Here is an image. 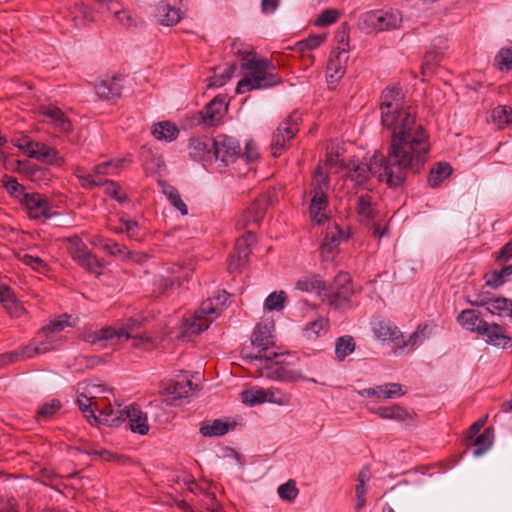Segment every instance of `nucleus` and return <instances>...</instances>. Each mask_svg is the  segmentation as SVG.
<instances>
[{
    "instance_id": "obj_1",
    "label": "nucleus",
    "mask_w": 512,
    "mask_h": 512,
    "mask_svg": "<svg viewBox=\"0 0 512 512\" xmlns=\"http://www.w3.org/2000/svg\"><path fill=\"white\" fill-rule=\"evenodd\" d=\"M382 125L391 130L387 155H374L369 163L349 164L348 178L355 186H363L370 175L389 187H399L409 172L419 173L428 160L429 135L416 119L415 109L405 103L401 89L386 88L381 95Z\"/></svg>"
},
{
    "instance_id": "obj_2",
    "label": "nucleus",
    "mask_w": 512,
    "mask_h": 512,
    "mask_svg": "<svg viewBox=\"0 0 512 512\" xmlns=\"http://www.w3.org/2000/svg\"><path fill=\"white\" fill-rule=\"evenodd\" d=\"M373 335L381 342L393 343L392 351L395 355H405L414 351L429 337L430 331L427 324L418 325L417 329L407 338L392 321L382 319L372 323Z\"/></svg>"
},
{
    "instance_id": "obj_3",
    "label": "nucleus",
    "mask_w": 512,
    "mask_h": 512,
    "mask_svg": "<svg viewBox=\"0 0 512 512\" xmlns=\"http://www.w3.org/2000/svg\"><path fill=\"white\" fill-rule=\"evenodd\" d=\"M241 68L248 71L249 74L238 82L237 94L267 89L282 82L281 77L274 72L275 66L272 61L266 58L245 57L242 59Z\"/></svg>"
},
{
    "instance_id": "obj_4",
    "label": "nucleus",
    "mask_w": 512,
    "mask_h": 512,
    "mask_svg": "<svg viewBox=\"0 0 512 512\" xmlns=\"http://www.w3.org/2000/svg\"><path fill=\"white\" fill-rule=\"evenodd\" d=\"M228 299L229 294L226 291H219L213 297L204 300L200 307L183 321L180 337L187 338L206 330L224 311Z\"/></svg>"
},
{
    "instance_id": "obj_5",
    "label": "nucleus",
    "mask_w": 512,
    "mask_h": 512,
    "mask_svg": "<svg viewBox=\"0 0 512 512\" xmlns=\"http://www.w3.org/2000/svg\"><path fill=\"white\" fill-rule=\"evenodd\" d=\"M287 356L282 353H276V356H270L255 362L251 371L256 377H264L271 380L282 382L307 381L308 379L287 360Z\"/></svg>"
},
{
    "instance_id": "obj_6",
    "label": "nucleus",
    "mask_w": 512,
    "mask_h": 512,
    "mask_svg": "<svg viewBox=\"0 0 512 512\" xmlns=\"http://www.w3.org/2000/svg\"><path fill=\"white\" fill-rule=\"evenodd\" d=\"M274 325L272 323H259L253 330L251 344L253 353L246 356V361L253 367L255 362L266 359L270 356H276L277 348L273 340Z\"/></svg>"
},
{
    "instance_id": "obj_7",
    "label": "nucleus",
    "mask_w": 512,
    "mask_h": 512,
    "mask_svg": "<svg viewBox=\"0 0 512 512\" xmlns=\"http://www.w3.org/2000/svg\"><path fill=\"white\" fill-rule=\"evenodd\" d=\"M141 326V320L130 317L121 324L107 326L86 334L85 340L91 344H96L104 340H115L116 343H120L122 339L128 340L134 334L138 333Z\"/></svg>"
},
{
    "instance_id": "obj_8",
    "label": "nucleus",
    "mask_w": 512,
    "mask_h": 512,
    "mask_svg": "<svg viewBox=\"0 0 512 512\" xmlns=\"http://www.w3.org/2000/svg\"><path fill=\"white\" fill-rule=\"evenodd\" d=\"M354 293L351 277L347 272H339L333 280L325 298L329 306L335 310L345 311L351 308V297Z\"/></svg>"
},
{
    "instance_id": "obj_9",
    "label": "nucleus",
    "mask_w": 512,
    "mask_h": 512,
    "mask_svg": "<svg viewBox=\"0 0 512 512\" xmlns=\"http://www.w3.org/2000/svg\"><path fill=\"white\" fill-rule=\"evenodd\" d=\"M67 251L72 259L87 272L95 275L102 274L103 262L88 249L78 236L67 239Z\"/></svg>"
},
{
    "instance_id": "obj_10",
    "label": "nucleus",
    "mask_w": 512,
    "mask_h": 512,
    "mask_svg": "<svg viewBox=\"0 0 512 512\" xmlns=\"http://www.w3.org/2000/svg\"><path fill=\"white\" fill-rule=\"evenodd\" d=\"M402 22L401 13L397 10L391 11H369L359 18V26L366 31H384L397 29Z\"/></svg>"
},
{
    "instance_id": "obj_11",
    "label": "nucleus",
    "mask_w": 512,
    "mask_h": 512,
    "mask_svg": "<svg viewBox=\"0 0 512 512\" xmlns=\"http://www.w3.org/2000/svg\"><path fill=\"white\" fill-rule=\"evenodd\" d=\"M299 120V115L293 113L279 124L272 135L270 144L273 157L281 156L288 149L290 141L299 131Z\"/></svg>"
},
{
    "instance_id": "obj_12",
    "label": "nucleus",
    "mask_w": 512,
    "mask_h": 512,
    "mask_svg": "<svg viewBox=\"0 0 512 512\" xmlns=\"http://www.w3.org/2000/svg\"><path fill=\"white\" fill-rule=\"evenodd\" d=\"M317 173L319 174L320 178L316 179L317 183L315 184L312 192L313 196L311 199L309 212L311 220L314 223L321 225L328 219L326 213L328 208V198L326 195L328 182L324 177H322V174L319 170H317Z\"/></svg>"
},
{
    "instance_id": "obj_13",
    "label": "nucleus",
    "mask_w": 512,
    "mask_h": 512,
    "mask_svg": "<svg viewBox=\"0 0 512 512\" xmlns=\"http://www.w3.org/2000/svg\"><path fill=\"white\" fill-rule=\"evenodd\" d=\"M226 112L227 104L225 98L216 96L197 113L195 121L197 124L213 127L221 123Z\"/></svg>"
},
{
    "instance_id": "obj_14",
    "label": "nucleus",
    "mask_w": 512,
    "mask_h": 512,
    "mask_svg": "<svg viewBox=\"0 0 512 512\" xmlns=\"http://www.w3.org/2000/svg\"><path fill=\"white\" fill-rule=\"evenodd\" d=\"M216 159L225 165L234 163L241 157V147L236 139L227 135H218L212 144Z\"/></svg>"
},
{
    "instance_id": "obj_15",
    "label": "nucleus",
    "mask_w": 512,
    "mask_h": 512,
    "mask_svg": "<svg viewBox=\"0 0 512 512\" xmlns=\"http://www.w3.org/2000/svg\"><path fill=\"white\" fill-rule=\"evenodd\" d=\"M348 58V50L344 47L331 51L326 67L328 84L335 85L341 80L346 71Z\"/></svg>"
},
{
    "instance_id": "obj_16",
    "label": "nucleus",
    "mask_w": 512,
    "mask_h": 512,
    "mask_svg": "<svg viewBox=\"0 0 512 512\" xmlns=\"http://www.w3.org/2000/svg\"><path fill=\"white\" fill-rule=\"evenodd\" d=\"M20 145V149L30 158L38 161H45L49 164L63 162V159L58 155V152L44 143L25 140V144Z\"/></svg>"
},
{
    "instance_id": "obj_17",
    "label": "nucleus",
    "mask_w": 512,
    "mask_h": 512,
    "mask_svg": "<svg viewBox=\"0 0 512 512\" xmlns=\"http://www.w3.org/2000/svg\"><path fill=\"white\" fill-rule=\"evenodd\" d=\"M255 242V235L252 232H247L236 242L233 253L230 255L228 270L235 272L240 267L244 266L250 255V245Z\"/></svg>"
},
{
    "instance_id": "obj_18",
    "label": "nucleus",
    "mask_w": 512,
    "mask_h": 512,
    "mask_svg": "<svg viewBox=\"0 0 512 512\" xmlns=\"http://www.w3.org/2000/svg\"><path fill=\"white\" fill-rule=\"evenodd\" d=\"M22 202L25 204L30 218L48 219L52 216L51 204L46 197L39 193L24 194Z\"/></svg>"
},
{
    "instance_id": "obj_19",
    "label": "nucleus",
    "mask_w": 512,
    "mask_h": 512,
    "mask_svg": "<svg viewBox=\"0 0 512 512\" xmlns=\"http://www.w3.org/2000/svg\"><path fill=\"white\" fill-rule=\"evenodd\" d=\"M180 0H163L156 6L155 17L163 26L176 25L182 18V11L178 5Z\"/></svg>"
},
{
    "instance_id": "obj_20",
    "label": "nucleus",
    "mask_w": 512,
    "mask_h": 512,
    "mask_svg": "<svg viewBox=\"0 0 512 512\" xmlns=\"http://www.w3.org/2000/svg\"><path fill=\"white\" fill-rule=\"evenodd\" d=\"M267 209V199L265 197L255 199L251 205L239 216L236 226L245 228L249 225H257L263 219Z\"/></svg>"
},
{
    "instance_id": "obj_21",
    "label": "nucleus",
    "mask_w": 512,
    "mask_h": 512,
    "mask_svg": "<svg viewBox=\"0 0 512 512\" xmlns=\"http://www.w3.org/2000/svg\"><path fill=\"white\" fill-rule=\"evenodd\" d=\"M382 419L395 420L405 425L413 424L416 421V413L412 409H408L399 404L392 406L378 407L373 410Z\"/></svg>"
},
{
    "instance_id": "obj_22",
    "label": "nucleus",
    "mask_w": 512,
    "mask_h": 512,
    "mask_svg": "<svg viewBox=\"0 0 512 512\" xmlns=\"http://www.w3.org/2000/svg\"><path fill=\"white\" fill-rule=\"evenodd\" d=\"M123 419H127L133 433L146 435L149 432L147 414L138 405L132 404L123 409Z\"/></svg>"
},
{
    "instance_id": "obj_23",
    "label": "nucleus",
    "mask_w": 512,
    "mask_h": 512,
    "mask_svg": "<svg viewBox=\"0 0 512 512\" xmlns=\"http://www.w3.org/2000/svg\"><path fill=\"white\" fill-rule=\"evenodd\" d=\"M480 336L485 338L487 344L497 348L506 349L512 346V338L508 336L503 327L496 323L484 324Z\"/></svg>"
},
{
    "instance_id": "obj_24",
    "label": "nucleus",
    "mask_w": 512,
    "mask_h": 512,
    "mask_svg": "<svg viewBox=\"0 0 512 512\" xmlns=\"http://www.w3.org/2000/svg\"><path fill=\"white\" fill-rule=\"evenodd\" d=\"M357 394L362 397L394 399L404 396L406 391L399 383H385L376 387L358 390Z\"/></svg>"
},
{
    "instance_id": "obj_25",
    "label": "nucleus",
    "mask_w": 512,
    "mask_h": 512,
    "mask_svg": "<svg viewBox=\"0 0 512 512\" xmlns=\"http://www.w3.org/2000/svg\"><path fill=\"white\" fill-rule=\"evenodd\" d=\"M347 234L335 223L329 224L325 237L321 244V254L324 258H330L334 255L336 248L340 243L347 239Z\"/></svg>"
},
{
    "instance_id": "obj_26",
    "label": "nucleus",
    "mask_w": 512,
    "mask_h": 512,
    "mask_svg": "<svg viewBox=\"0 0 512 512\" xmlns=\"http://www.w3.org/2000/svg\"><path fill=\"white\" fill-rule=\"evenodd\" d=\"M357 214L360 222L371 224L377 217L376 202L369 193L361 194L357 199Z\"/></svg>"
},
{
    "instance_id": "obj_27",
    "label": "nucleus",
    "mask_w": 512,
    "mask_h": 512,
    "mask_svg": "<svg viewBox=\"0 0 512 512\" xmlns=\"http://www.w3.org/2000/svg\"><path fill=\"white\" fill-rule=\"evenodd\" d=\"M457 321L462 328L470 332L481 334V329L487 321L480 318V312L474 309H466L461 311L457 316Z\"/></svg>"
},
{
    "instance_id": "obj_28",
    "label": "nucleus",
    "mask_w": 512,
    "mask_h": 512,
    "mask_svg": "<svg viewBox=\"0 0 512 512\" xmlns=\"http://www.w3.org/2000/svg\"><path fill=\"white\" fill-rule=\"evenodd\" d=\"M122 87L117 77H107L99 80L95 85L97 95L105 100H110L121 95Z\"/></svg>"
},
{
    "instance_id": "obj_29",
    "label": "nucleus",
    "mask_w": 512,
    "mask_h": 512,
    "mask_svg": "<svg viewBox=\"0 0 512 512\" xmlns=\"http://www.w3.org/2000/svg\"><path fill=\"white\" fill-rule=\"evenodd\" d=\"M371 479V471L368 467H363L357 477V485L355 487L356 503L355 510L360 511L366 505V493L368 491L367 483Z\"/></svg>"
},
{
    "instance_id": "obj_30",
    "label": "nucleus",
    "mask_w": 512,
    "mask_h": 512,
    "mask_svg": "<svg viewBox=\"0 0 512 512\" xmlns=\"http://www.w3.org/2000/svg\"><path fill=\"white\" fill-rule=\"evenodd\" d=\"M99 414L96 415V419H92V425L107 424L110 426H118L120 421L123 420V410L113 409L110 405L107 407H101L96 410Z\"/></svg>"
},
{
    "instance_id": "obj_31",
    "label": "nucleus",
    "mask_w": 512,
    "mask_h": 512,
    "mask_svg": "<svg viewBox=\"0 0 512 512\" xmlns=\"http://www.w3.org/2000/svg\"><path fill=\"white\" fill-rule=\"evenodd\" d=\"M43 115L47 117L54 127L60 131L69 132L72 130L71 121L60 108L56 106H48L43 110Z\"/></svg>"
},
{
    "instance_id": "obj_32",
    "label": "nucleus",
    "mask_w": 512,
    "mask_h": 512,
    "mask_svg": "<svg viewBox=\"0 0 512 512\" xmlns=\"http://www.w3.org/2000/svg\"><path fill=\"white\" fill-rule=\"evenodd\" d=\"M477 305L486 307L491 314L512 316V301L504 297L492 298Z\"/></svg>"
},
{
    "instance_id": "obj_33",
    "label": "nucleus",
    "mask_w": 512,
    "mask_h": 512,
    "mask_svg": "<svg viewBox=\"0 0 512 512\" xmlns=\"http://www.w3.org/2000/svg\"><path fill=\"white\" fill-rule=\"evenodd\" d=\"M234 425L221 419H215L213 421H206L202 423L200 427V433L204 437H214L225 435L230 429H233Z\"/></svg>"
},
{
    "instance_id": "obj_34",
    "label": "nucleus",
    "mask_w": 512,
    "mask_h": 512,
    "mask_svg": "<svg viewBox=\"0 0 512 512\" xmlns=\"http://www.w3.org/2000/svg\"><path fill=\"white\" fill-rule=\"evenodd\" d=\"M209 138H191L188 144L189 155L196 161H201L210 154Z\"/></svg>"
},
{
    "instance_id": "obj_35",
    "label": "nucleus",
    "mask_w": 512,
    "mask_h": 512,
    "mask_svg": "<svg viewBox=\"0 0 512 512\" xmlns=\"http://www.w3.org/2000/svg\"><path fill=\"white\" fill-rule=\"evenodd\" d=\"M491 122L499 129L512 127V108L507 105H499L491 111Z\"/></svg>"
},
{
    "instance_id": "obj_36",
    "label": "nucleus",
    "mask_w": 512,
    "mask_h": 512,
    "mask_svg": "<svg viewBox=\"0 0 512 512\" xmlns=\"http://www.w3.org/2000/svg\"><path fill=\"white\" fill-rule=\"evenodd\" d=\"M152 134L157 140L173 141L179 135L177 126L169 121H163L155 124Z\"/></svg>"
},
{
    "instance_id": "obj_37",
    "label": "nucleus",
    "mask_w": 512,
    "mask_h": 512,
    "mask_svg": "<svg viewBox=\"0 0 512 512\" xmlns=\"http://www.w3.org/2000/svg\"><path fill=\"white\" fill-rule=\"evenodd\" d=\"M512 275V264L505 265L501 269H495L487 272L484 275V280L487 286L491 288H498L505 283L506 279Z\"/></svg>"
},
{
    "instance_id": "obj_38",
    "label": "nucleus",
    "mask_w": 512,
    "mask_h": 512,
    "mask_svg": "<svg viewBox=\"0 0 512 512\" xmlns=\"http://www.w3.org/2000/svg\"><path fill=\"white\" fill-rule=\"evenodd\" d=\"M94 399V396L80 394L76 401L79 409L90 424L92 423V419H96V410H99V402Z\"/></svg>"
},
{
    "instance_id": "obj_39",
    "label": "nucleus",
    "mask_w": 512,
    "mask_h": 512,
    "mask_svg": "<svg viewBox=\"0 0 512 512\" xmlns=\"http://www.w3.org/2000/svg\"><path fill=\"white\" fill-rule=\"evenodd\" d=\"M166 390L169 394H172L174 398H186L193 391V383L187 377H182L169 383Z\"/></svg>"
},
{
    "instance_id": "obj_40",
    "label": "nucleus",
    "mask_w": 512,
    "mask_h": 512,
    "mask_svg": "<svg viewBox=\"0 0 512 512\" xmlns=\"http://www.w3.org/2000/svg\"><path fill=\"white\" fill-rule=\"evenodd\" d=\"M452 173V167L449 163L440 162L430 171L428 183L431 187H438Z\"/></svg>"
},
{
    "instance_id": "obj_41",
    "label": "nucleus",
    "mask_w": 512,
    "mask_h": 512,
    "mask_svg": "<svg viewBox=\"0 0 512 512\" xmlns=\"http://www.w3.org/2000/svg\"><path fill=\"white\" fill-rule=\"evenodd\" d=\"M296 288L303 292L316 291L320 293L325 290V282L319 275L305 276L296 282Z\"/></svg>"
},
{
    "instance_id": "obj_42",
    "label": "nucleus",
    "mask_w": 512,
    "mask_h": 512,
    "mask_svg": "<svg viewBox=\"0 0 512 512\" xmlns=\"http://www.w3.org/2000/svg\"><path fill=\"white\" fill-rule=\"evenodd\" d=\"M355 341L352 336L345 335L339 337L335 344V354L339 361H343L347 356L355 350Z\"/></svg>"
},
{
    "instance_id": "obj_43",
    "label": "nucleus",
    "mask_w": 512,
    "mask_h": 512,
    "mask_svg": "<svg viewBox=\"0 0 512 512\" xmlns=\"http://www.w3.org/2000/svg\"><path fill=\"white\" fill-rule=\"evenodd\" d=\"M493 444V431L489 428L485 429L473 442L475 449L473 455L479 457L487 452Z\"/></svg>"
},
{
    "instance_id": "obj_44",
    "label": "nucleus",
    "mask_w": 512,
    "mask_h": 512,
    "mask_svg": "<svg viewBox=\"0 0 512 512\" xmlns=\"http://www.w3.org/2000/svg\"><path fill=\"white\" fill-rule=\"evenodd\" d=\"M61 402L57 399H51L43 403L36 412L38 422L50 420L60 409Z\"/></svg>"
},
{
    "instance_id": "obj_45",
    "label": "nucleus",
    "mask_w": 512,
    "mask_h": 512,
    "mask_svg": "<svg viewBox=\"0 0 512 512\" xmlns=\"http://www.w3.org/2000/svg\"><path fill=\"white\" fill-rule=\"evenodd\" d=\"M242 402L249 406H255L267 401V392L263 388L247 389L241 392Z\"/></svg>"
},
{
    "instance_id": "obj_46",
    "label": "nucleus",
    "mask_w": 512,
    "mask_h": 512,
    "mask_svg": "<svg viewBox=\"0 0 512 512\" xmlns=\"http://www.w3.org/2000/svg\"><path fill=\"white\" fill-rule=\"evenodd\" d=\"M125 159L109 160L94 166L95 175H115L125 167Z\"/></svg>"
},
{
    "instance_id": "obj_47",
    "label": "nucleus",
    "mask_w": 512,
    "mask_h": 512,
    "mask_svg": "<svg viewBox=\"0 0 512 512\" xmlns=\"http://www.w3.org/2000/svg\"><path fill=\"white\" fill-rule=\"evenodd\" d=\"M16 258L23 263L26 266H29L31 269L38 271V272H44L48 269V264L46 261H44L42 258L30 255L25 252H17Z\"/></svg>"
},
{
    "instance_id": "obj_48",
    "label": "nucleus",
    "mask_w": 512,
    "mask_h": 512,
    "mask_svg": "<svg viewBox=\"0 0 512 512\" xmlns=\"http://www.w3.org/2000/svg\"><path fill=\"white\" fill-rule=\"evenodd\" d=\"M329 321L327 318L319 317L318 319L309 322L305 327L306 336L309 339H316L320 333L328 328Z\"/></svg>"
},
{
    "instance_id": "obj_49",
    "label": "nucleus",
    "mask_w": 512,
    "mask_h": 512,
    "mask_svg": "<svg viewBox=\"0 0 512 512\" xmlns=\"http://www.w3.org/2000/svg\"><path fill=\"white\" fill-rule=\"evenodd\" d=\"M70 316L67 314H63L58 316L57 318L51 320L46 326L41 329V333H58L64 330L66 327L70 326L69 322Z\"/></svg>"
},
{
    "instance_id": "obj_50",
    "label": "nucleus",
    "mask_w": 512,
    "mask_h": 512,
    "mask_svg": "<svg viewBox=\"0 0 512 512\" xmlns=\"http://www.w3.org/2000/svg\"><path fill=\"white\" fill-rule=\"evenodd\" d=\"M286 294L284 291L271 293L264 302V307L268 311H279L284 308Z\"/></svg>"
},
{
    "instance_id": "obj_51",
    "label": "nucleus",
    "mask_w": 512,
    "mask_h": 512,
    "mask_svg": "<svg viewBox=\"0 0 512 512\" xmlns=\"http://www.w3.org/2000/svg\"><path fill=\"white\" fill-rule=\"evenodd\" d=\"M326 39V34L310 35L307 38L299 41L296 47L299 51H310L319 47Z\"/></svg>"
},
{
    "instance_id": "obj_52",
    "label": "nucleus",
    "mask_w": 512,
    "mask_h": 512,
    "mask_svg": "<svg viewBox=\"0 0 512 512\" xmlns=\"http://www.w3.org/2000/svg\"><path fill=\"white\" fill-rule=\"evenodd\" d=\"M277 492L281 499L291 502L297 498L299 489L297 488L294 480H288L286 483L278 487Z\"/></svg>"
},
{
    "instance_id": "obj_53",
    "label": "nucleus",
    "mask_w": 512,
    "mask_h": 512,
    "mask_svg": "<svg viewBox=\"0 0 512 512\" xmlns=\"http://www.w3.org/2000/svg\"><path fill=\"white\" fill-rule=\"evenodd\" d=\"M103 250L111 256H118L121 258H128L130 251L125 245H121L113 240H108L103 244Z\"/></svg>"
},
{
    "instance_id": "obj_54",
    "label": "nucleus",
    "mask_w": 512,
    "mask_h": 512,
    "mask_svg": "<svg viewBox=\"0 0 512 512\" xmlns=\"http://www.w3.org/2000/svg\"><path fill=\"white\" fill-rule=\"evenodd\" d=\"M120 223L129 239L141 241L142 237L139 234V225L136 221L121 217Z\"/></svg>"
},
{
    "instance_id": "obj_55",
    "label": "nucleus",
    "mask_w": 512,
    "mask_h": 512,
    "mask_svg": "<svg viewBox=\"0 0 512 512\" xmlns=\"http://www.w3.org/2000/svg\"><path fill=\"white\" fill-rule=\"evenodd\" d=\"M495 62L500 70H510L512 68V49H501L495 57Z\"/></svg>"
},
{
    "instance_id": "obj_56",
    "label": "nucleus",
    "mask_w": 512,
    "mask_h": 512,
    "mask_svg": "<svg viewBox=\"0 0 512 512\" xmlns=\"http://www.w3.org/2000/svg\"><path fill=\"white\" fill-rule=\"evenodd\" d=\"M5 310L9 313V315L13 318H23L27 315L26 308L22 305V303L14 297L4 306Z\"/></svg>"
},
{
    "instance_id": "obj_57",
    "label": "nucleus",
    "mask_w": 512,
    "mask_h": 512,
    "mask_svg": "<svg viewBox=\"0 0 512 512\" xmlns=\"http://www.w3.org/2000/svg\"><path fill=\"white\" fill-rule=\"evenodd\" d=\"M237 66L236 64H231L225 72H223L220 75H214L209 80V87H221L223 86L233 75V73L236 71Z\"/></svg>"
},
{
    "instance_id": "obj_58",
    "label": "nucleus",
    "mask_w": 512,
    "mask_h": 512,
    "mask_svg": "<svg viewBox=\"0 0 512 512\" xmlns=\"http://www.w3.org/2000/svg\"><path fill=\"white\" fill-rule=\"evenodd\" d=\"M132 346L138 349H147L154 347V339L147 333H136L132 337Z\"/></svg>"
},
{
    "instance_id": "obj_59",
    "label": "nucleus",
    "mask_w": 512,
    "mask_h": 512,
    "mask_svg": "<svg viewBox=\"0 0 512 512\" xmlns=\"http://www.w3.org/2000/svg\"><path fill=\"white\" fill-rule=\"evenodd\" d=\"M267 392V401L270 403L278 404V405H288L291 402V394L283 393L279 390L268 389Z\"/></svg>"
},
{
    "instance_id": "obj_60",
    "label": "nucleus",
    "mask_w": 512,
    "mask_h": 512,
    "mask_svg": "<svg viewBox=\"0 0 512 512\" xmlns=\"http://www.w3.org/2000/svg\"><path fill=\"white\" fill-rule=\"evenodd\" d=\"M338 12L334 9H327L323 11L315 20L316 26H328L333 24L338 19Z\"/></svg>"
},
{
    "instance_id": "obj_61",
    "label": "nucleus",
    "mask_w": 512,
    "mask_h": 512,
    "mask_svg": "<svg viewBox=\"0 0 512 512\" xmlns=\"http://www.w3.org/2000/svg\"><path fill=\"white\" fill-rule=\"evenodd\" d=\"M4 186L12 196L21 197V200L23 199V195L27 194L24 191V187L13 177H8L4 181Z\"/></svg>"
},
{
    "instance_id": "obj_62",
    "label": "nucleus",
    "mask_w": 512,
    "mask_h": 512,
    "mask_svg": "<svg viewBox=\"0 0 512 512\" xmlns=\"http://www.w3.org/2000/svg\"><path fill=\"white\" fill-rule=\"evenodd\" d=\"M38 336L43 338L41 341L36 343L41 354L55 349V338L51 335V333H41L40 330L38 332Z\"/></svg>"
},
{
    "instance_id": "obj_63",
    "label": "nucleus",
    "mask_w": 512,
    "mask_h": 512,
    "mask_svg": "<svg viewBox=\"0 0 512 512\" xmlns=\"http://www.w3.org/2000/svg\"><path fill=\"white\" fill-rule=\"evenodd\" d=\"M179 285L180 283L178 279L174 277H160L157 280V286L162 293H166L169 290L173 289L175 286Z\"/></svg>"
},
{
    "instance_id": "obj_64",
    "label": "nucleus",
    "mask_w": 512,
    "mask_h": 512,
    "mask_svg": "<svg viewBox=\"0 0 512 512\" xmlns=\"http://www.w3.org/2000/svg\"><path fill=\"white\" fill-rule=\"evenodd\" d=\"M19 352L21 353V360L30 359L38 354H41L36 343H30V344L20 348Z\"/></svg>"
}]
</instances>
